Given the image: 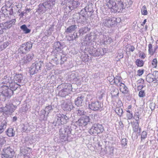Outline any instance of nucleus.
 I'll list each match as a JSON object with an SVG mask.
<instances>
[{
	"label": "nucleus",
	"mask_w": 158,
	"mask_h": 158,
	"mask_svg": "<svg viewBox=\"0 0 158 158\" xmlns=\"http://www.w3.org/2000/svg\"><path fill=\"white\" fill-rule=\"evenodd\" d=\"M41 114H42V116H43V119L44 120H46L47 119V116L45 117V115L46 114V112L45 110H42L41 111Z\"/></svg>",
	"instance_id": "obj_51"
},
{
	"label": "nucleus",
	"mask_w": 158,
	"mask_h": 158,
	"mask_svg": "<svg viewBox=\"0 0 158 158\" xmlns=\"http://www.w3.org/2000/svg\"><path fill=\"white\" fill-rule=\"evenodd\" d=\"M3 152L5 155L9 158L13 157L15 153L13 147L9 145H5L3 149Z\"/></svg>",
	"instance_id": "obj_9"
},
{
	"label": "nucleus",
	"mask_w": 158,
	"mask_h": 158,
	"mask_svg": "<svg viewBox=\"0 0 158 158\" xmlns=\"http://www.w3.org/2000/svg\"><path fill=\"white\" fill-rule=\"evenodd\" d=\"M127 140L126 139H122L121 141V143L122 145L124 146L127 145Z\"/></svg>",
	"instance_id": "obj_58"
},
{
	"label": "nucleus",
	"mask_w": 158,
	"mask_h": 158,
	"mask_svg": "<svg viewBox=\"0 0 158 158\" xmlns=\"http://www.w3.org/2000/svg\"><path fill=\"white\" fill-rule=\"evenodd\" d=\"M65 86L64 88L61 90L59 92V95L61 97H64L67 95L69 91L72 90V85L69 84H66L64 85Z\"/></svg>",
	"instance_id": "obj_13"
},
{
	"label": "nucleus",
	"mask_w": 158,
	"mask_h": 158,
	"mask_svg": "<svg viewBox=\"0 0 158 158\" xmlns=\"http://www.w3.org/2000/svg\"><path fill=\"white\" fill-rule=\"evenodd\" d=\"M5 141L2 139V141L0 140V149L2 148L3 146H5L4 144H5Z\"/></svg>",
	"instance_id": "obj_63"
},
{
	"label": "nucleus",
	"mask_w": 158,
	"mask_h": 158,
	"mask_svg": "<svg viewBox=\"0 0 158 158\" xmlns=\"http://www.w3.org/2000/svg\"><path fill=\"white\" fill-rule=\"evenodd\" d=\"M146 80L149 83H151L153 81H154L153 77L152 75V74L150 73L148 74L147 76L146 77Z\"/></svg>",
	"instance_id": "obj_38"
},
{
	"label": "nucleus",
	"mask_w": 158,
	"mask_h": 158,
	"mask_svg": "<svg viewBox=\"0 0 158 158\" xmlns=\"http://www.w3.org/2000/svg\"><path fill=\"white\" fill-rule=\"evenodd\" d=\"M2 83L3 85H6V86L9 87V85L12 82L13 80L11 79V77L7 75L5 76L2 78Z\"/></svg>",
	"instance_id": "obj_21"
},
{
	"label": "nucleus",
	"mask_w": 158,
	"mask_h": 158,
	"mask_svg": "<svg viewBox=\"0 0 158 158\" xmlns=\"http://www.w3.org/2000/svg\"><path fill=\"white\" fill-rule=\"evenodd\" d=\"M16 22V20L15 19H14L11 20L10 21L6 22L3 25H4V27L6 29H9Z\"/></svg>",
	"instance_id": "obj_25"
},
{
	"label": "nucleus",
	"mask_w": 158,
	"mask_h": 158,
	"mask_svg": "<svg viewBox=\"0 0 158 158\" xmlns=\"http://www.w3.org/2000/svg\"><path fill=\"white\" fill-rule=\"evenodd\" d=\"M6 30L4 25L2 23H0V35L2 34Z\"/></svg>",
	"instance_id": "obj_48"
},
{
	"label": "nucleus",
	"mask_w": 158,
	"mask_h": 158,
	"mask_svg": "<svg viewBox=\"0 0 158 158\" xmlns=\"http://www.w3.org/2000/svg\"><path fill=\"white\" fill-rule=\"evenodd\" d=\"M64 47L63 44L59 41L56 42L53 44V51L54 53L60 55L64 52L62 50Z\"/></svg>",
	"instance_id": "obj_8"
},
{
	"label": "nucleus",
	"mask_w": 158,
	"mask_h": 158,
	"mask_svg": "<svg viewBox=\"0 0 158 158\" xmlns=\"http://www.w3.org/2000/svg\"><path fill=\"white\" fill-rule=\"evenodd\" d=\"M6 134L9 137H12L15 135V131L12 128H8L6 131Z\"/></svg>",
	"instance_id": "obj_29"
},
{
	"label": "nucleus",
	"mask_w": 158,
	"mask_h": 158,
	"mask_svg": "<svg viewBox=\"0 0 158 158\" xmlns=\"http://www.w3.org/2000/svg\"><path fill=\"white\" fill-rule=\"evenodd\" d=\"M140 116L139 112H137L135 113L133 117L135 119L136 121V123H138L139 119V117Z\"/></svg>",
	"instance_id": "obj_44"
},
{
	"label": "nucleus",
	"mask_w": 158,
	"mask_h": 158,
	"mask_svg": "<svg viewBox=\"0 0 158 158\" xmlns=\"http://www.w3.org/2000/svg\"><path fill=\"white\" fill-rule=\"evenodd\" d=\"M120 86V91L124 94H127L128 92V90L127 88L125 85L122 82L120 83L119 84Z\"/></svg>",
	"instance_id": "obj_26"
},
{
	"label": "nucleus",
	"mask_w": 158,
	"mask_h": 158,
	"mask_svg": "<svg viewBox=\"0 0 158 158\" xmlns=\"http://www.w3.org/2000/svg\"><path fill=\"white\" fill-rule=\"evenodd\" d=\"M23 75L21 74H16L14 76V81L23 85L24 84Z\"/></svg>",
	"instance_id": "obj_16"
},
{
	"label": "nucleus",
	"mask_w": 158,
	"mask_h": 158,
	"mask_svg": "<svg viewBox=\"0 0 158 158\" xmlns=\"http://www.w3.org/2000/svg\"><path fill=\"white\" fill-rule=\"evenodd\" d=\"M71 127L66 126L63 128H61L59 131L60 138L61 141H65L66 140H70L71 139L70 137L71 135Z\"/></svg>",
	"instance_id": "obj_1"
},
{
	"label": "nucleus",
	"mask_w": 158,
	"mask_h": 158,
	"mask_svg": "<svg viewBox=\"0 0 158 158\" xmlns=\"http://www.w3.org/2000/svg\"><path fill=\"white\" fill-rule=\"evenodd\" d=\"M147 134L145 131H143L141 134V140L142 141L143 139H144L147 137Z\"/></svg>",
	"instance_id": "obj_54"
},
{
	"label": "nucleus",
	"mask_w": 158,
	"mask_h": 158,
	"mask_svg": "<svg viewBox=\"0 0 158 158\" xmlns=\"http://www.w3.org/2000/svg\"><path fill=\"white\" fill-rule=\"evenodd\" d=\"M51 1L50 0L47 2H44L43 3L44 5L45 10H47L48 9H49L52 7V5L51 4Z\"/></svg>",
	"instance_id": "obj_40"
},
{
	"label": "nucleus",
	"mask_w": 158,
	"mask_h": 158,
	"mask_svg": "<svg viewBox=\"0 0 158 158\" xmlns=\"http://www.w3.org/2000/svg\"><path fill=\"white\" fill-rule=\"evenodd\" d=\"M141 13L142 15H147L148 14V12L147 11L146 7L145 6H143L141 9Z\"/></svg>",
	"instance_id": "obj_47"
},
{
	"label": "nucleus",
	"mask_w": 158,
	"mask_h": 158,
	"mask_svg": "<svg viewBox=\"0 0 158 158\" xmlns=\"http://www.w3.org/2000/svg\"><path fill=\"white\" fill-rule=\"evenodd\" d=\"M73 39L76 40V39L78 38L81 35L80 33L79 32H75L73 34Z\"/></svg>",
	"instance_id": "obj_52"
},
{
	"label": "nucleus",
	"mask_w": 158,
	"mask_h": 158,
	"mask_svg": "<svg viewBox=\"0 0 158 158\" xmlns=\"http://www.w3.org/2000/svg\"><path fill=\"white\" fill-rule=\"evenodd\" d=\"M29 128V125L28 124L24 125L23 127L22 128V131L23 132H25L27 130H29V129H28Z\"/></svg>",
	"instance_id": "obj_55"
},
{
	"label": "nucleus",
	"mask_w": 158,
	"mask_h": 158,
	"mask_svg": "<svg viewBox=\"0 0 158 158\" xmlns=\"http://www.w3.org/2000/svg\"><path fill=\"white\" fill-rule=\"evenodd\" d=\"M154 80V81L158 80V71H154L153 73L152 74Z\"/></svg>",
	"instance_id": "obj_45"
},
{
	"label": "nucleus",
	"mask_w": 158,
	"mask_h": 158,
	"mask_svg": "<svg viewBox=\"0 0 158 158\" xmlns=\"http://www.w3.org/2000/svg\"><path fill=\"white\" fill-rule=\"evenodd\" d=\"M139 123H136V124L134 126L133 125V130L134 132H138L139 133H140L141 131V128H139Z\"/></svg>",
	"instance_id": "obj_39"
},
{
	"label": "nucleus",
	"mask_w": 158,
	"mask_h": 158,
	"mask_svg": "<svg viewBox=\"0 0 158 158\" xmlns=\"http://www.w3.org/2000/svg\"><path fill=\"white\" fill-rule=\"evenodd\" d=\"M126 116L128 119H131L133 117V115L132 113H127Z\"/></svg>",
	"instance_id": "obj_62"
},
{
	"label": "nucleus",
	"mask_w": 158,
	"mask_h": 158,
	"mask_svg": "<svg viewBox=\"0 0 158 158\" xmlns=\"http://www.w3.org/2000/svg\"><path fill=\"white\" fill-rule=\"evenodd\" d=\"M104 50L102 48H100L92 52V54L94 56H102L104 54Z\"/></svg>",
	"instance_id": "obj_24"
},
{
	"label": "nucleus",
	"mask_w": 158,
	"mask_h": 158,
	"mask_svg": "<svg viewBox=\"0 0 158 158\" xmlns=\"http://www.w3.org/2000/svg\"><path fill=\"white\" fill-rule=\"evenodd\" d=\"M104 131L102 125L99 124H94L89 130V132L91 135H96V134L102 133Z\"/></svg>",
	"instance_id": "obj_4"
},
{
	"label": "nucleus",
	"mask_w": 158,
	"mask_h": 158,
	"mask_svg": "<svg viewBox=\"0 0 158 158\" xmlns=\"http://www.w3.org/2000/svg\"><path fill=\"white\" fill-rule=\"evenodd\" d=\"M8 87L6 85L2 86L1 93L2 96L7 98H10L13 95V91Z\"/></svg>",
	"instance_id": "obj_10"
},
{
	"label": "nucleus",
	"mask_w": 158,
	"mask_h": 158,
	"mask_svg": "<svg viewBox=\"0 0 158 158\" xmlns=\"http://www.w3.org/2000/svg\"><path fill=\"white\" fill-rule=\"evenodd\" d=\"M47 10H45V7L43 3H40L38 5V8L37 10L36 11L38 13H44Z\"/></svg>",
	"instance_id": "obj_30"
},
{
	"label": "nucleus",
	"mask_w": 158,
	"mask_h": 158,
	"mask_svg": "<svg viewBox=\"0 0 158 158\" xmlns=\"http://www.w3.org/2000/svg\"><path fill=\"white\" fill-rule=\"evenodd\" d=\"M53 108L52 107V106L51 105L48 106L46 107L45 110L46 111V112H47V115L51 111L53 110Z\"/></svg>",
	"instance_id": "obj_46"
},
{
	"label": "nucleus",
	"mask_w": 158,
	"mask_h": 158,
	"mask_svg": "<svg viewBox=\"0 0 158 158\" xmlns=\"http://www.w3.org/2000/svg\"><path fill=\"white\" fill-rule=\"evenodd\" d=\"M19 5H15L14 6H10L9 7L7 6L6 9V10L8 12L10 15H12L14 14V9H15L16 7L17 8H19Z\"/></svg>",
	"instance_id": "obj_27"
},
{
	"label": "nucleus",
	"mask_w": 158,
	"mask_h": 158,
	"mask_svg": "<svg viewBox=\"0 0 158 158\" xmlns=\"http://www.w3.org/2000/svg\"><path fill=\"white\" fill-rule=\"evenodd\" d=\"M87 12L86 10H85V9L84 8L82 9L79 12H78V13L79 14L82 15H83V16L86 17V13H87Z\"/></svg>",
	"instance_id": "obj_49"
},
{
	"label": "nucleus",
	"mask_w": 158,
	"mask_h": 158,
	"mask_svg": "<svg viewBox=\"0 0 158 158\" xmlns=\"http://www.w3.org/2000/svg\"><path fill=\"white\" fill-rule=\"evenodd\" d=\"M93 7V5L91 3H90L85 7V9L87 12L93 13L94 11Z\"/></svg>",
	"instance_id": "obj_33"
},
{
	"label": "nucleus",
	"mask_w": 158,
	"mask_h": 158,
	"mask_svg": "<svg viewBox=\"0 0 158 158\" xmlns=\"http://www.w3.org/2000/svg\"><path fill=\"white\" fill-rule=\"evenodd\" d=\"M56 54V56L52 59L51 62L57 65L59 63L60 60H59L58 57L59 58L60 57L59 54Z\"/></svg>",
	"instance_id": "obj_37"
},
{
	"label": "nucleus",
	"mask_w": 158,
	"mask_h": 158,
	"mask_svg": "<svg viewBox=\"0 0 158 158\" xmlns=\"http://www.w3.org/2000/svg\"><path fill=\"white\" fill-rule=\"evenodd\" d=\"M66 56V55L64 53V52H62V53H60L59 55V57H60V64L61 65L64 64V62L67 60V58L65 56Z\"/></svg>",
	"instance_id": "obj_34"
},
{
	"label": "nucleus",
	"mask_w": 158,
	"mask_h": 158,
	"mask_svg": "<svg viewBox=\"0 0 158 158\" xmlns=\"http://www.w3.org/2000/svg\"><path fill=\"white\" fill-rule=\"evenodd\" d=\"M74 107L73 103L71 102H68L63 104L62 108L64 111H71Z\"/></svg>",
	"instance_id": "obj_20"
},
{
	"label": "nucleus",
	"mask_w": 158,
	"mask_h": 158,
	"mask_svg": "<svg viewBox=\"0 0 158 158\" xmlns=\"http://www.w3.org/2000/svg\"><path fill=\"white\" fill-rule=\"evenodd\" d=\"M77 28V25L74 24L68 27L65 31V32L69 33H71L73 31H75Z\"/></svg>",
	"instance_id": "obj_28"
},
{
	"label": "nucleus",
	"mask_w": 158,
	"mask_h": 158,
	"mask_svg": "<svg viewBox=\"0 0 158 158\" xmlns=\"http://www.w3.org/2000/svg\"><path fill=\"white\" fill-rule=\"evenodd\" d=\"M102 106L101 102L98 101L91 102L89 105V108L94 111L100 110Z\"/></svg>",
	"instance_id": "obj_12"
},
{
	"label": "nucleus",
	"mask_w": 158,
	"mask_h": 158,
	"mask_svg": "<svg viewBox=\"0 0 158 158\" xmlns=\"http://www.w3.org/2000/svg\"><path fill=\"white\" fill-rule=\"evenodd\" d=\"M7 120L6 117L3 118V120L0 125V134L4 131L7 125Z\"/></svg>",
	"instance_id": "obj_22"
},
{
	"label": "nucleus",
	"mask_w": 158,
	"mask_h": 158,
	"mask_svg": "<svg viewBox=\"0 0 158 158\" xmlns=\"http://www.w3.org/2000/svg\"><path fill=\"white\" fill-rule=\"evenodd\" d=\"M106 4L108 7L110 9H111L114 11L117 12L118 10V7L116 6V3L113 0H106Z\"/></svg>",
	"instance_id": "obj_14"
},
{
	"label": "nucleus",
	"mask_w": 158,
	"mask_h": 158,
	"mask_svg": "<svg viewBox=\"0 0 158 158\" xmlns=\"http://www.w3.org/2000/svg\"><path fill=\"white\" fill-rule=\"evenodd\" d=\"M32 46V44L31 42L29 41L25 43L20 46L18 51L21 53H26L30 51Z\"/></svg>",
	"instance_id": "obj_7"
},
{
	"label": "nucleus",
	"mask_w": 158,
	"mask_h": 158,
	"mask_svg": "<svg viewBox=\"0 0 158 158\" xmlns=\"http://www.w3.org/2000/svg\"><path fill=\"white\" fill-rule=\"evenodd\" d=\"M43 61H40L33 63L29 68V72L31 75H33L40 71L42 67L44 65Z\"/></svg>",
	"instance_id": "obj_3"
},
{
	"label": "nucleus",
	"mask_w": 158,
	"mask_h": 158,
	"mask_svg": "<svg viewBox=\"0 0 158 158\" xmlns=\"http://www.w3.org/2000/svg\"><path fill=\"white\" fill-rule=\"evenodd\" d=\"M96 38V36L95 35H92L90 34L88 36V40L90 42L91 41H94Z\"/></svg>",
	"instance_id": "obj_50"
},
{
	"label": "nucleus",
	"mask_w": 158,
	"mask_h": 158,
	"mask_svg": "<svg viewBox=\"0 0 158 158\" xmlns=\"http://www.w3.org/2000/svg\"><path fill=\"white\" fill-rule=\"evenodd\" d=\"M148 51L149 53L152 52V45L150 44L148 45Z\"/></svg>",
	"instance_id": "obj_64"
},
{
	"label": "nucleus",
	"mask_w": 158,
	"mask_h": 158,
	"mask_svg": "<svg viewBox=\"0 0 158 158\" xmlns=\"http://www.w3.org/2000/svg\"><path fill=\"white\" fill-rule=\"evenodd\" d=\"M117 19L115 18H108L104 19L103 20V23L104 26L110 27H112L116 23H118L117 21Z\"/></svg>",
	"instance_id": "obj_11"
},
{
	"label": "nucleus",
	"mask_w": 158,
	"mask_h": 158,
	"mask_svg": "<svg viewBox=\"0 0 158 158\" xmlns=\"http://www.w3.org/2000/svg\"><path fill=\"white\" fill-rule=\"evenodd\" d=\"M89 30L90 29L87 27H84L80 28L78 32L80 33L81 35H82L89 31Z\"/></svg>",
	"instance_id": "obj_31"
},
{
	"label": "nucleus",
	"mask_w": 158,
	"mask_h": 158,
	"mask_svg": "<svg viewBox=\"0 0 158 158\" xmlns=\"http://www.w3.org/2000/svg\"><path fill=\"white\" fill-rule=\"evenodd\" d=\"M85 96L84 95H80L75 100V103L77 106H81L84 103Z\"/></svg>",
	"instance_id": "obj_19"
},
{
	"label": "nucleus",
	"mask_w": 158,
	"mask_h": 158,
	"mask_svg": "<svg viewBox=\"0 0 158 158\" xmlns=\"http://www.w3.org/2000/svg\"><path fill=\"white\" fill-rule=\"evenodd\" d=\"M114 79L112 81H114V83L115 84L118 86H119V84L121 82L122 78L120 77L116 76L115 77H113Z\"/></svg>",
	"instance_id": "obj_32"
},
{
	"label": "nucleus",
	"mask_w": 158,
	"mask_h": 158,
	"mask_svg": "<svg viewBox=\"0 0 158 158\" xmlns=\"http://www.w3.org/2000/svg\"><path fill=\"white\" fill-rule=\"evenodd\" d=\"M73 18L76 19L78 23H84L86 20V17L76 13L73 15Z\"/></svg>",
	"instance_id": "obj_15"
},
{
	"label": "nucleus",
	"mask_w": 158,
	"mask_h": 158,
	"mask_svg": "<svg viewBox=\"0 0 158 158\" xmlns=\"http://www.w3.org/2000/svg\"><path fill=\"white\" fill-rule=\"evenodd\" d=\"M34 56V55L32 53L26 55L22 60L23 64H26L29 63L33 58Z\"/></svg>",
	"instance_id": "obj_18"
},
{
	"label": "nucleus",
	"mask_w": 158,
	"mask_h": 158,
	"mask_svg": "<svg viewBox=\"0 0 158 158\" xmlns=\"http://www.w3.org/2000/svg\"><path fill=\"white\" fill-rule=\"evenodd\" d=\"M80 5V3L77 1H73L70 2L68 4L67 6L69 9L70 11H71L72 10L76 9Z\"/></svg>",
	"instance_id": "obj_17"
},
{
	"label": "nucleus",
	"mask_w": 158,
	"mask_h": 158,
	"mask_svg": "<svg viewBox=\"0 0 158 158\" xmlns=\"http://www.w3.org/2000/svg\"><path fill=\"white\" fill-rule=\"evenodd\" d=\"M20 28L23 30L25 34H27L30 32L31 30L28 29L25 24L22 25L20 27Z\"/></svg>",
	"instance_id": "obj_35"
},
{
	"label": "nucleus",
	"mask_w": 158,
	"mask_h": 158,
	"mask_svg": "<svg viewBox=\"0 0 158 158\" xmlns=\"http://www.w3.org/2000/svg\"><path fill=\"white\" fill-rule=\"evenodd\" d=\"M90 118L89 117L87 116H83L81 117V118L77 121L75 123V125H77L79 127H83L85 126L88 124V123L89 122ZM72 126L75 127V129H76L77 126L72 125Z\"/></svg>",
	"instance_id": "obj_6"
},
{
	"label": "nucleus",
	"mask_w": 158,
	"mask_h": 158,
	"mask_svg": "<svg viewBox=\"0 0 158 158\" xmlns=\"http://www.w3.org/2000/svg\"><path fill=\"white\" fill-rule=\"evenodd\" d=\"M118 90L114 91L112 94V96L114 97H116L118 96Z\"/></svg>",
	"instance_id": "obj_60"
},
{
	"label": "nucleus",
	"mask_w": 158,
	"mask_h": 158,
	"mask_svg": "<svg viewBox=\"0 0 158 158\" xmlns=\"http://www.w3.org/2000/svg\"><path fill=\"white\" fill-rule=\"evenodd\" d=\"M156 106L155 104L153 102H151L150 103L149 107L152 111L154 110Z\"/></svg>",
	"instance_id": "obj_57"
},
{
	"label": "nucleus",
	"mask_w": 158,
	"mask_h": 158,
	"mask_svg": "<svg viewBox=\"0 0 158 158\" xmlns=\"http://www.w3.org/2000/svg\"><path fill=\"white\" fill-rule=\"evenodd\" d=\"M139 96L140 98H142L145 96V94L144 90H140L139 93Z\"/></svg>",
	"instance_id": "obj_53"
},
{
	"label": "nucleus",
	"mask_w": 158,
	"mask_h": 158,
	"mask_svg": "<svg viewBox=\"0 0 158 158\" xmlns=\"http://www.w3.org/2000/svg\"><path fill=\"white\" fill-rule=\"evenodd\" d=\"M76 113L78 115H84L85 112L83 109L81 108L78 109L76 111Z\"/></svg>",
	"instance_id": "obj_42"
},
{
	"label": "nucleus",
	"mask_w": 158,
	"mask_h": 158,
	"mask_svg": "<svg viewBox=\"0 0 158 158\" xmlns=\"http://www.w3.org/2000/svg\"><path fill=\"white\" fill-rule=\"evenodd\" d=\"M152 64L154 68H156L157 65V61L156 58L154 59L152 61Z\"/></svg>",
	"instance_id": "obj_56"
},
{
	"label": "nucleus",
	"mask_w": 158,
	"mask_h": 158,
	"mask_svg": "<svg viewBox=\"0 0 158 158\" xmlns=\"http://www.w3.org/2000/svg\"><path fill=\"white\" fill-rule=\"evenodd\" d=\"M144 80L142 78L140 79L137 81V85H141L144 84Z\"/></svg>",
	"instance_id": "obj_59"
},
{
	"label": "nucleus",
	"mask_w": 158,
	"mask_h": 158,
	"mask_svg": "<svg viewBox=\"0 0 158 158\" xmlns=\"http://www.w3.org/2000/svg\"><path fill=\"white\" fill-rule=\"evenodd\" d=\"M136 64L138 66L142 67L143 66L144 62L142 60L137 59L136 61Z\"/></svg>",
	"instance_id": "obj_43"
},
{
	"label": "nucleus",
	"mask_w": 158,
	"mask_h": 158,
	"mask_svg": "<svg viewBox=\"0 0 158 158\" xmlns=\"http://www.w3.org/2000/svg\"><path fill=\"white\" fill-rule=\"evenodd\" d=\"M9 42H4L2 45H1V47L2 48H3L4 49L6 48L7 46L9 45Z\"/></svg>",
	"instance_id": "obj_61"
},
{
	"label": "nucleus",
	"mask_w": 158,
	"mask_h": 158,
	"mask_svg": "<svg viewBox=\"0 0 158 158\" xmlns=\"http://www.w3.org/2000/svg\"><path fill=\"white\" fill-rule=\"evenodd\" d=\"M21 86V85L17 83L14 81H12V82L9 85V87H10V89L13 90V91L16 90L18 88H20Z\"/></svg>",
	"instance_id": "obj_23"
},
{
	"label": "nucleus",
	"mask_w": 158,
	"mask_h": 158,
	"mask_svg": "<svg viewBox=\"0 0 158 158\" xmlns=\"http://www.w3.org/2000/svg\"><path fill=\"white\" fill-rule=\"evenodd\" d=\"M123 2L121 1L120 0V2L118 3L117 4H116V6L118 8V10L117 11V12H119L120 10L122 11L123 9Z\"/></svg>",
	"instance_id": "obj_36"
},
{
	"label": "nucleus",
	"mask_w": 158,
	"mask_h": 158,
	"mask_svg": "<svg viewBox=\"0 0 158 158\" xmlns=\"http://www.w3.org/2000/svg\"><path fill=\"white\" fill-rule=\"evenodd\" d=\"M69 118L65 115L58 113L56 114L52 124L55 126H59L66 123Z\"/></svg>",
	"instance_id": "obj_2"
},
{
	"label": "nucleus",
	"mask_w": 158,
	"mask_h": 158,
	"mask_svg": "<svg viewBox=\"0 0 158 158\" xmlns=\"http://www.w3.org/2000/svg\"><path fill=\"white\" fill-rule=\"evenodd\" d=\"M17 106L14 105L12 103H8L4 107V113L3 115L5 116H8L10 115L15 110Z\"/></svg>",
	"instance_id": "obj_5"
},
{
	"label": "nucleus",
	"mask_w": 158,
	"mask_h": 158,
	"mask_svg": "<svg viewBox=\"0 0 158 158\" xmlns=\"http://www.w3.org/2000/svg\"><path fill=\"white\" fill-rule=\"evenodd\" d=\"M115 112L118 116L121 117L122 115L123 110L120 107H117L115 109Z\"/></svg>",
	"instance_id": "obj_41"
}]
</instances>
